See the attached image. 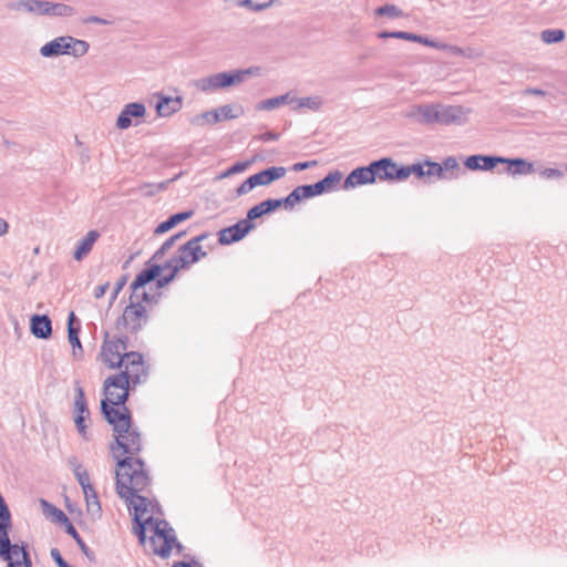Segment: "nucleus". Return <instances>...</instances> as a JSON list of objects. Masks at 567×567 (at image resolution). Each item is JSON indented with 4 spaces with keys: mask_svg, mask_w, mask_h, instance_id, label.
I'll use <instances>...</instances> for the list:
<instances>
[{
    "mask_svg": "<svg viewBox=\"0 0 567 567\" xmlns=\"http://www.w3.org/2000/svg\"><path fill=\"white\" fill-rule=\"evenodd\" d=\"M83 493L86 502L87 512L92 516H99L101 514V505L94 487L91 486L89 488H85L83 489Z\"/></svg>",
    "mask_w": 567,
    "mask_h": 567,
    "instance_id": "28",
    "label": "nucleus"
},
{
    "mask_svg": "<svg viewBox=\"0 0 567 567\" xmlns=\"http://www.w3.org/2000/svg\"><path fill=\"white\" fill-rule=\"evenodd\" d=\"M192 216H193V212L192 210L181 212V213L174 214V215L169 216L166 220L161 223L155 228V234H157V235L164 234V233L171 230L172 228H174L177 224L187 220Z\"/></svg>",
    "mask_w": 567,
    "mask_h": 567,
    "instance_id": "24",
    "label": "nucleus"
},
{
    "mask_svg": "<svg viewBox=\"0 0 567 567\" xmlns=\"http://www.w3.org/2000/svg\"><path fill=\"white\" fill-rule=\"evenodd\" d=\"M162 270H167L168 272L162 277L158 276L156 281L158 288H163L166 285H168L171 281L175 279L177 274L181 271V269L171 259L165 261V264L162 266Z\"/></svg>",
    "mask_w": 567,
    "mask_h": 567,
    "instance_id": "29",
    "label": "nucleus"
},
{
    "mask_svg": "<svg viewBox=\"0 0 567 567\" xmlns=\"http://www.w3.org/2000/svg\"><path fill=\"white\" fill-rule=\"evenodd\" d=\"M100 237V233L97 230H90L78 244L73 258L76 261H81L84 257H86L92 250L94 244Z\"/></svg>",
    "mask_w": 567,
    "mask_h": 567,
    "instance_id": "21",
    "label": "nucleus"
},
{
    "mask_svg": "<svg viewBox=\"0 0 567 567\" xmlns=\"http://www.w3.org/2000/svg\"><path fill=\"white\" fill-rule=\"evenodd\" d=\"M306 188H307L308 195H310V197L321 195L322 193L328 192V189L326 188L322 181H320L313 185H306Z\"/></svg>",
    "mask_w": 567,
    "mask_h": 567,
    "instance_id": "47",
    "label": "nucleus"
},
{
    "mask_svg": "<svg viewBox=\"0 0 567 567\" xmlns=\"http://www.w3.org/2000/svg\"><path fill=\"white\" fill-rule=\"evenodd\" d=\"M424 168H425L424 163H416L411 166H402V167H400L401 178L405 179L411 174H414L419 178H422V177H424Z\"/></svg>",
    "mask_w": 567,
    "mask_h": 567,
    "instance_id": "36",
    "label": "nucleus"
},
{
    "mask_svg": "<svg viewBox=\"0 0 567 567\" xmlns=\"http://www.w3.org/2000/svg\"><path fill=\"white\" fill-rule=\"evenodd\" d=\"M162 272V266L157 264L150 265L143 269L131 284L132 297L138 299L140 290L143 289L147 284L155 280Z\"/></svg>",
    "mask_w": 567,
    "mask_h": 567,
    "instance_id": "16",
    "label": "nucleus"
},
{
    "mask_svg": "<svg viewBox=\"0 0 567 567\" xmlns=\"http://www.w3.org/2000/svg\"><path fill=\"white\" fill-rule=\"evenodd\" d=\"M286 104L289 105L291 110H300L305 107L318 110L321 105V101L318 97L296 99L291 97L290 94H286Z\"/></svg>",
    "mask_w": 567,
    "mask_h": 567,
    "instance_id": "25",
    "label": "nucleus"
},
{
    "mask_svg": "<svg viewBox=\"0 0 567 567\" xmlns=\"http://www.w3.org/2000/svg\"><path fill=\"white\" fill-rule=\"evenodd\" d=\"M128 386L124 375L109 377L104 382L105 399L101 401V410L113 427L115 444L111 445L112 452L122 450L133 455L142 450V437L137 427L132 425L131 413L125 406Z\"/></svg>",
    "mask_w": 567,
    "mask_h": 567,
    "instance_id": "1",
    "label": "nucleus"
},
{
    "mask_svg": "<svg viewBox=\"0 0 567 567\" xmlns=\"http://www.w3.org/2000/svg\"><path fill=\"white\" fill-rule=\"evenodd\" d=\"M83 22L84 23H94V24H104V25L110 23V21H107L103 18H100V17H96V16H91V17L84 19Z\"/></svg>",
    "mask_w": 567,
    "mask_h": 567,
    "instance_id": "54",
    "label": "nucleus"
},
{
    "mask_svg": "<svg viewBox=\"0 0 567 567\" xmlns=\"http://www.w3.org/2000/svg\"><path fill=\"white\" fill-rule=\"evenodd\" d=\"M144 461L137 457H124L117 461L116 491L133 509V520L145 519L144 516L154 512L155 505L140 493L150 485Z\"/></svg>",
    "mask_w": 567,
    "mask_h": 567,
    "instance_id": "2",
    "label": "nucleus"
},
{
    "mask_svg": "<svg viewBox=\"0 0 567 567\" xmlns=\"http://www.w3.org/2000/svg\"><path fill=\"white\" fill-rule=\"evenodd\" d=\"M504 163L508 164V172L512 174H530L534 171L532 164L520 158L505 159Z\"/></svg>",
    "mask_w": 567,
    "mask_h": 567,
    "instance_id": "32",
    "label": "nucleus"
},
{
    "mask_svg": "<svg viewBox=\"0 0 567 567\" xmlns=\"http://www.w3.org/2000/svg\"><path fill=\"white\" fill-rule=\"evenodd\" d=\"M75 426H76V429H78L79 433L82 435V437H83L84 440H87L89 437H87V435H86V424H85V423H82V424H80V425H75Z\"/></svg>",
    "mask_w": 567,
    "mask_h": 567,
    "instance_id": "58",
    "label": "nucleus"
},
{
    "mask_svg": "<svg viewBox=\"0 0 567 567\" xmlns=\"http://www.w3.org/2000/svg\"><path fill=\"white\" fill-rule=\"evenodd\" d=\"M391 37L393 38H398V39H411V33H406V32H394L391 34Z\"/></svg>",
    "mask_w": 567,
    "mask_h": 567,
    "instance_id": "59",
    "label": "nucleus"
},
{
    "mask_svg": "<svg viewBox=\"0 0 567 567\" xmlns=\"http://www.w3.org/2000/svg\"><path fill=\"white\" fill-rule=\"evenodd\" d=\"M51 558L59 567H71L62 557L58 548H52L50 551Z\"/></svg>",
    "mask_w": 567,
    "mask_h": 567,
    "instance_id": "51",
    "label": "nucleus"
},
{
    "mask_svg": "<svg viewBox=\"0 0 567 567\" xmlns=\"http://www.w3.org/2000/svg\"><path fill=\"white\" fill-rule=\"evenodd\" d=\"M49 3L47 0H16L7 3L10 11L24 12L37 17L49 16Z\"/></svg>",
    "mask_w": 567,
    "mask_h": 567,
    "instance_id": "11",
    "label": "nucleus"
},
{
    "mask_svg": "<svg viewBox=\"0 0 567 567\" xmlns=\"http://www.w3.org/2000/svg\"><path fill=\"white\" fill-rule=\"evenodd\" d=\"M69 464L71 465L72 470L74 471V466H75L76 464H80V463L78 462V460H76L75 457H73V458H71V460L69 461Z\"/></svg>",
    "mask_w": 567,
    "mask_h": 567,
    "instance_id": "63",
    "label": "nucleus"
},
{
    "mask_svg": "<svg viewBox=\"0 0 567 567\" xmlns=\"http://www.w3.org/2000/svg\"><path fill=\"white\" fill-rule=\"evenodd\" d=\"M565 38V32L560 29L556 30H545L542 32V40L545 43H556L563 41Z\"/></svg>",
    "mask_w": 567,
    "mask_h": 567,
    "instance_id": "41",
    "label": "nucleus"
},
{
    "mask_svg": "<svg viewBox=\"0 0 567 567\" xmlns=\"http://www.w3.org/2000/svg\"><path fill=\"white\" fill-rule=\"evenodd\" d=\"M233 176L231 173H228V168L226 171H224L219 176L218 178L219 179H223V178H227V177H230Z\"/></svg>",
    "mask_w": 567,
    "mask_h": 567,
    "instance_id": "62",
    "label": "nucleus"
},
{
    "mask_svg": "<svg viewBox=\"0 0 567 567\" xmlns=\"http://www.w3.org/2000/svg\"><path fill=\"white\" fill-rule=\"evenodd\" d=\"M75 319L74 312H71L68 321V337L69 342L73 349V355L76 357V349L83 352V348L79 338V329L73 327V320Z\"/></svg>",
    "mask_w": 567,
    "mask_h": 567,
    "instance_id": "30",
    "label": "nucleus"
},
{
    "mask_svg": "<svg viewBox=\"0 0 567 567\" xmlns=\"http://www.w3.org/2000/svg\"><path fill=\"white\" fill-rule=\"evenodd\" d=\"M186 235L185 231H181L169 237L163 245L155 251L151 260H161L163 256L175 245V243Z\"/></svg>",
    "mask_w": 567,
    "mask_h": 567,
    "instance_id": "33",
    "label": "nucleus"
},
{
    "mask_svg": "<svg viewBox=\"0 0 567 567\" xmlns=\"http://www.w3.org/2000/svg\"><path fill=\"white\" fill-rule=\"evenodd\" d=\"M440 165L443 167V175H445V172L458 171L460 168L458 163L454 157H447Z\"/></svg>",
    "mask_w": 567,
    "mask_h": 567,
    "instance_id": "49",
    "label": "nucleus"
},
{
    "mask_svg": "<svg viewBox=\"0 0 567 567\" xmlns=\"http://www.w3.org/2000/svg\"><path fill=\"white\" fill-rule=\"evenodd\" d=\"M213 111H214L215 115H217L216 123L225 121V120L237 118L243 114V109L240 106H233L229 104L223 105Z\"/></svg>",
    "mask_w": 567,
    "mask_h": 567,
    "instance_id": "27",
    "label": "nucleus"
},
{
    "mask_svg": "<svg viewBox=\"0 0 567 567\" xmlns=\"http://www.w3.org/2000/svg\"><path fill=\"white\" fill-rule=\"evenodd\" d=\"M151 530L153 535L150 537V543L154 554L162 558H167L171 555L174 544L178 549L182 548V545L176 542L174 529L168 526L167 522L154 519L153 525H151Z\"/></svg>",
    "mask_w": 567,
    "mask_h": 567,
    "instance_id": "6",
    "label": "nucleus"
},
{
    "mask_svg": "<svg viewBox=\"0 0 567 567\" xmlns=\"http://www.w3.org/2000/svg\"><path fill=\"white\" fill-rule=\"evenodd\" d=\"M505 162L502 157L472 155L466 158L465 165L470 169H492L497 163Z\"/></svg>",
    "mask_w": 567,
    "mask_h": 567,
    "instance_id": "22",
    "label": "nucleus"
},
{
    "mask_svg": "<svg viewBox=\"0 0 567 567\" xmlns=\"http://www.w3.org/2000/svg\"><path fill=\"white\" fill-rule=\"evenodd\" d=\"M284 176V166L269 167L257 174L249 176L241 185L236 189L237 196H243L251 192L257 186H267L274 181Z\"/></svg>",
    "mask_w": 567,
    "mask_h": 567,
    "instance_id": "9",
    "label": "nucleus"
},
{
    "mask_svg": "<svg viewBox=\"0 0 567 567\" xmlns=\"http://www.w3.org/2000/svg\"><path fill=\"white\" fill-rule=\"evenodd\" d=\"M342 175L339 172H332L329 173L323 179L322 183L324 184L328 192L332 190L340 182H341Z\"/></svg>",
    "mask_w": 567,
    "mask_h": 567,
    "instance_id": "42",
    "label": "nucleus"
},
{
    "mask_svg": "<svg viewBox=\"0 0 567 567\" xmlns=\"http://www.w3.org/2000/svg\"><path fill=\"white\" fill-rule=\"evenodd\" d=\"M124 368L117 375H124L127 384H137L142 378L146 375L145 363L143 357L138 352L124 353L121 368Z\"/></svg>",
    "mask_w": 567,
    "mask_h": 567,
    "instance_id": "8",
    "label": "nucleus"
},
{
    "mask_svg": "<svg viewBox=\"0 0 567 567\" xmlns=\"http://www.w3.org/2000/svg\"><path fill=\"white\" fill-rule=\"evenodd\" d=\"M374 182V175L370 164L367 167H359L352 171L344 181V188H352Z\"/></svg>",
    "mask_w": 567,
    "mask_h": 567,
    "instance_id": "18",
    "label": "nucleus"
},
{
    "mask_svg": "<svg viewBox=\"0 0 567 567\" xmlns=\"http://www.w3.org/2000/svg\"><path fill=\"white\" fill-rule=\"evenodd\" d=\"M146 114V107L141 102H132L124 105L120 112L116 126L120 130H127L133 125V120L143 118Z\"/></svg>",
    "mask_w": 567,
    "mask_h": 567,
    "instance_id": "13",
    "label": "nucleus"
},
{
    "mask_svg": "<svg viewBox=\"0 0 567 567\" xmlns=\"http://www.w3.org/2000/svg\"><path fill=\"white\" fill-rule=\"evenodd\" d=\"M133 532L138 537L141 544H145L146 542V528L151 529V525L154 523V518L152 516L145 517V519L140 518V520H133Z\"/></svg>",
    "mask_w": 567,
    "mask_h": 567,
    "instance_id": "31",
    "label": "nucleus"
},
{
    "mask_svg": "<svg viewBox=\"0 0 567 567\" xmlns=\"http://www.w3.org/2000/svg\"><path fill=\"white\" fill-rule=\"evenodd\" d=\"M173 567H190L187 563H176Z\"/></svg>",
    "mask_w": 567,
    "mask_h": 567,
    "instance_id": "64",
    "label": "nucleus"
},
{
    "mask_svg": "<svg viewBox=\"0 0 567 567\" xmlns=\"http://www.w3.org/2000/svg\"><path fill=\"white\" fill-rule=\"evenodd\" d=\"M124 324L132 331L140 330L147 321L146 309L140 302H131L123 312Z\"/></svg>",
    "mask_w": 567,
    "mask_h": 567,
    "instance_id": "12",
    "label": "nucleus"
},
{
    "mask_svg": "<svg viewBox=\"0 0 567 567\" xmlns=\"http://www.w3.org/2000/svg\"><path fill=\"white\" fill-rule=\"evenodd\" d=\"M254 224L249 220H239L237 224L226 227L219 231V243L221 245H229L243 239L251 229Z\"/></svg>",
    "mask_w": 567,
    "mask_h": 567,
    "instance_id": "14",
    "label": "nucleus"
},
{
    "mask_svg": "<svg viewBox=\"0 0 567 567\" xmlns=\"http://www.w3.org/2000/svg\"><path fill=\"white\" fill-rule=\"evenodd\" d=\"M75 398H74V423L75 425H80L85 423V420L90 417V411L87 408V403L85 400L84 391L81 386L75 388Z\"/></svg>",
    "mask_w": 567,
    "mask_h": 567,
    "instance_id": "20",
    "label": "nucleus"
},
{
    "mask_svg": "<svg viewBox=\"0 0 567 567\" xmlns=\"http://www.w3.org/2000/svg\"><path fill=\"white\" fill-rule=\"evenodd\" d=\"M74 476L76 477L82 489H85V488H89L92 486V484L90 483L89 473L81 464H76L74 466Z\"/></svg>",
    "mask_w": 567,
    "mask_h": 567,
    "instance_id": "40",
    "label": "nucleus"
},
{
    "mask_svg": "<svg viewBox=\"0 0 567 567\" xmlns=\"http://www.w3.org/2000/svg\"><path fill=\"white\" fill-rule=\"evenodd\" d=\"M124 350H126V343L124 340H105L102 346L101 358L109 368H121V362L124 359V353H122V351Z\"/></svg>",
    "mask_w": 567,
    "mask_h": 567,
    "instance_id": "10",
    "label": "nucleus"
},
{
    "mask_svg": "<svg viewBox=\"0 0 567 567\" xmlns=\"http://www.w3.org/2000/svg\"><path fill=\"white\" fill-rule=\"evenodd\" d=\"M11 526V514L10 511L7 513V517L0 518V558L8 563V567L11 564L17 567L24 565V567H32L31 558L25 549V546L11 544L8 530Z\"/></svg>",
    "mask_w": 567,
    "mask_h": 567,
    "instance_id": "4",
    "label": "nucleus"
},
{
    "mask_svg": "<svg viewBox=\"0 0 567 567\" xmlns=\"http://www.w3.org/2000/svg\"><path fill=\"white\" fill-rule=\"evenodd\" d=\"M41 504L43 506L44 513L49 516H52L54 520L63 524L69 523V518L63 511H61L60 508L55 507L54 505L50 504L44 499L41 501Z\"/></svg>",
    "mask_w": 567,
    "mask_h": 567,
    "instance_id": "34",
    "label": "nucleus"
},
{
    "mask_svg": "<svg viewBox=\"0 0 567 567\" xmlns=\"http://www.w3.org/2000/svg\"><path fill=\"white\" fill-rule=\"evenodd\" d=\"M315 164H316V162H311V163H309V162H306V163H298V164H296V165L293 166V169L298 172V171L305 169V168H307V167H309V166H311V165H315Z\"/></svg>",
    "mask_w": 567,
    "mask_h": 567,
    "instance_id": "57",
    "label": "nucleus"
},
{
    "mask_svg": "<svg viewBox=\"0 0 567 567\" xmlns=\"http://www.w3.org/2000/svg\"><path fill=\"white\" fill-rule=\"evenodd\" d=\"M424 177L436 176L439 178H446V175H443V167L439 163L425 161L424 162Z\"/></svg>",
    "mask_w": 567,
    "mask_h": 567,
    "instance_id": "39",
    "label": "nucleus"
},
{
    "mask_svg": "<svg viewBox=\"0 0 567 567\" xmlns=\"http://www.w3.org/2000/svg\"><path fill=\"white\" fill-rule=\"evenodd\" d=\"M249 165L250 162H237L228 167V173H231V175L243 173L249 167Z\"/></svg>",
    "mask_w": 567,
    "mask_h": 567,
    "instance_id": "52",
    "label": "nucleus"
},
{
    "mask_svg": "<svg viewBox=\"0 0 567 567\" xmlns=\"http://www.w3.org/2000/svg\"><path fill=\"white\" fill-rule=\"evenodd\" d=\"M126 284V278L123 277L116 282V286L114 288V291L112 293V300H115L120 291L123 289L124 285Z\"/></svg>",
    "mask_w": 567,
    "mask_h": 567,
    "instance_id": "56",
    "label": "nucleus"
},
{
    "mask_svg": "<svg viewBox=\"0 0 567 567\" xmlns=\"http://www.w3.org/2000/svg\"><path fill=\"white\" fill-rule=\"evenodd\" d=\"M257 68L218 72L196 79L193 86L205 94H213L243 83L248 76L257 74Z\"/></svg>",
    "mask_w": 567,
    "mask_h": 567,
    "instance_id": "3",
    "label": "nucleus"
},
{
    "mask_svg": "<svg viewBox=\"0 0 567 567\" xmlns=\"http://www.w3.org/2000/svg\"><path fill=\"white\" fill-rule=\"evenodd\" d=\"M310 198V195H308L306 185L299 186L293 192L286 197V206H293L295 204L299 203L302 199Z\"/></svg>",
    "mask_w": 567,
    "mask_h": 567,
    "instance_id": "38",
    "label": "nucleus"
},
{
    "mask_svg": "<svg viewBox=\"0 0 567 567\" xmlns=\"http://www.w3.org/2000/svg\"><path fill=\"white\" fill-rule=\"evenodd\" d=\"M109 282L97 286L94 290V297L96 299L102 298L105 295L106 290L109 289Z\"/></svg>",
    "mask_w": 567,
    "mask_h": 567,
    "instance_id": "55",
    "label": "nucleus"
},
{
    "mask_svg": "<svg viewBox=\"0 0 567 567\" xmlns=\"http://www.w3.org/2000/svg\"><path fill=\"white\" fill-rule=\"evenodd\" d=\"M66 533L69 535H71L73 537V539H75L78 545L85 553L86 546H85L83 539L81 538V536L79 535V533L76 532L75 527L70 522L66 524Z\"/></svg>",
    "mask_w": 567,
    "mask_h": 567,
    "instance_id": "48",
    "label": "nucleus"
},
{
    "mask_svg": "<svg viewBox=\"0 0 567 567\" xmlns=\"http://www.w3.org/2000/svg\"><path fill=\"white\" fill-rule=\"evenodd\" d=\"M444 113L435 105H424L416 109V116L421 122L434 123L444 122Z\"/></svg>",
    "mask_w": 567,
    "mask_h": 567,
    "instance_id": "23",
    "label": "nucleus"
},
{
    "mask_svg": "<svg viewBox=\"0 0 567 567\" xmlns=\"http://www.w3.org/2000/svg\"><path fill=\"white\" fill-rule=\"evenodd\" d=\"M76 13V10L69 4L61 2L49 3V16L51 18H70Z\"/></svg>",
    "mask_w": 567,
    "mask_h": 567,
    "instance_id": "26",
    "label": "nucleus"
},
{
    "mask_svg": "<svg viewBox=\"0 0 567 567\" xmlns=\"http://www.w3.org/2000/svg\"><path fill=\"white\" fill-rule=\"evenodd\" d=\"M374 181H402L400 167L390 158H382L371 163Z\"/></svg>",
    "mask_w": 567,
    "mask_h": 567,
    "instance_id": "15",
    "label": "nucleus"
},
{
    "mask_svg": "<svg viewBox=\"0 0 567 567\" xmlns=\"http://www.w3.org/2000/svg\"><path fill=\"white\" fill-rule=\"evenodd\" d=\"M264 209L265 215L276 210L277 208H280L284 206V198H276V199H266L261 203H259Z\"/></svg>",
    "mask_w": 567,
    "mask_h": 567,
    "instance_id": "43",
    "label": "nucleus"
},
{
    "mask_svg": "<svg viewBox=\"0 0 567 567\" xmlns=\"http://www.w3.org/2000/svg\"><path fill=\"white\" fill-rule=\"evenodd\" d=\"M542 176L545 178H560L563 176V172L557 168H546L542 172Z\"/></svg>",
    "mask_w": 567,
    "mask_h": 567,
    "instance_id": "53",
    "label": "nucleus"
},
{
    "mask_svg": "<svg viewBox=\"0 0 567 567\" xmlns=\"http://www.w3.org/2000/svg\"><path fill=\"white\" fill-rule=\"evenodd\" d=\"M216 118L217 115H215L214 111L212 110L193 116L190 123L195 126H205L209 124H216Z\"/></svg>",
    "mask_w": 567,
    "mask_h": 567,
    "instance_id": "35",
    "label": "nucleus"
},
{
    "mask_svg": "<svg viewBox=\"0 0 567 567\" xmlns=\"http://www.w3.org/2000/svg\"><path fill=\"white\" fill-rule=\"evenodd\" d=\"M282 103H284V95H279V96H276V97H272V99H268V100L261 101L258 104V109H260V110H272V109L279 106Z\"/></svg>",
    "mask_w": 567,
    "mask_h": 567,
    "instance_id": "44",
    "label": "nucleus"
},
{
    "mask_svg": "<svg viewBox=\"0 0 567 567\" xmlns=\"http://www.w3.org/2000/svg\"><path fill=\"white\" fill-rule=\"evenodd\" d=\"M264 215L265 213L261 205L257 204L248 210L246 220H249L251 223V220L262 217Z\"/></svg>",
    "mask_w": 567,
    "mask_h": 567,
    "instance_id": "50",
    "label": "nucleus"
},
{
    "mask_svg": "<svg viewBox=\"0 0 567 567\" xmlns=\"http://www.w3.org/2000/svg\"><path fill=\"white\" fill-rule=\"evenodd\" d=\"M410 40L420 41V42H423L425 44H430V42L427 40L423 41L420 37L414 35V34H411V39Z\"/></svg>",
    "mask_w": 567,
    "mask_h": 567,
    "instance_id": "61",
    "label": "nucleus"
},
{
    "mask_svg": "<svg viewBox=\"0 0 567 567\" xmlns=\"http://www.w3.org/2000/svg\"><path fill=\"white\" fill-rule=\"evenodd\" d=\"M31 333L39 339H48L52 333L51 319L47 315H34L30 320Z\"/></svg>",
    "mask_w": 567,
    "mask_h": 567,
    "instance_id": "19",
    "label": "nucleus"
},
{
    "mask_svg": "<svg viewBox=\"0 0 567 567\" xmlns=\"http://www.w3.org/2000/svg\"><path fill=\"white\" fill-rule=\"evenodd\" d=\"M90 44L71 35L58 37L40 48V54L43 58L52 59L60 55H71L81 58L87 53Z\"/></svg>",
    "mask_w": 567,
    "mask_h": 567,
    "instance_id": "5",
    "label": "nucleus"
},
{
    "mask_svg": "<svg viewBox=\"0 0 567 567\" xmlns=\"http://www.w3.org/2000/svg\"><path fill=\"white\" fill-rule=\"evenodd\" d=\"M8 231V224L4 219L0 218V236Z\"/></svg>",
    "mask_w": 567,
    "mask_h": 567,
    "instance_id": "60",
    "label": "nucleus"
},
{
    "mask_svg": "<svg viewBox=\"0 0 567 567\" xmlns=\"http://www.w3.org/2000/svg\"><path fill=\"white\" fill-rule=\"evenodd\" d=\"M377 13L380 14V16H385L386 14V16L392 17V18L402 16V12L395 6L380 7L377 10Z\"/></svg>",
    "mask_w": 567,
    "mask_h": 567,
    "instance_id": "46",
    "label": "nucleus"
},
{
    "mask_svg": "<svg viewBox=\"0 0 567 567\" xmlns=\"http://www.w3.org/2000/svg\"><path fill=\"white\" fill-rule=\"evenodd\" d=\"M168 185V182L162 183H146L140 186V192L144 196H154L161 190L165 189Z\"/></svg>",
    "mask_w": 567,
    "mask_h": 567,
    "instance_id": "37",
    "label": "nucleus"
},
{
    "mask_svg": "<svg viewBox=\"0 0 567 567\" xmlns=\"http://www.w3.org/2000/svg\"><path fill=\"white\" fill-rule=\"evenodd\" d=\"M271 2L272 0H246L245 8L252 11H259L270 6Z\"/></svg>",
    "mask_w": 567,
    "mask_h": 567,
    "instance_id": "45",
    "label": "nucleus"
},
{
    "mask_svg": "<svg viewBox=\"0 0 567 567\" xmlns=\"http://www.w3.org/2000/svg\"><path fill=\"white\" fill-rule=\"evenodd\" d=\"M208 237L207 234H200L186 244L182 245L177 254L171 260L181 269H188L192 265L206 257L207 252L200 246V243Z\"/></svg>",
    "mask_w": 567,
    "mask_h": 567,
    "instance_id": "7",
    "label": "nucleus"
},
{
    "mask_svg": "<svg viewBox=\"0 0 567 567\" xmlns=\"http://www.w3.org/2000/svg\"><path fill=\"white\" fill-rule=\"evenodd\" d=\"M183 106L181 96L171 97L163 94L157 95L155 110L158 116L167 117L178 112Z\"/></svg>",
    "mask_w": 567,
    "mask_h": 567,
    "instance_id": "17",
    "label": "nucleus"
}]
</instances>
